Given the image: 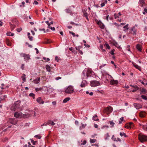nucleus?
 <instances>
[{
  "mask_svg": "<svg viewBox=\"0 0 147 147\" xmlns=\"http://www.w3.org/2000/svg\"><path fill=\"white\" fill-rule=\"evenodd\" d=\"M138 139L141 142H147V136L142 134H140L138 135Z\"/></svg>",
  "mask_w": 147,
  "mask_h": 147,
  "instance_id": "1",
  "label": "nucleus"
},
{
  "mask_svg": "<svg viewBox=\"0 0 147 147\" xmlns=\"http://www.w3.org/2000/svg\"><path fill=\"white\" fill-rule=\"evenodd\" d=\"M74 91L73 87L71 86H69L65 89V92L67 94H71L74 92Z\"/></svg>",
  "mask_w": 147,
  "mask_h": 147,
  "instance_id": "2",
  "label": "nucleus"
},
{
  "mask_svg": "<svg viewBox=\"0 0 147 147\" xmlns=\"http://www.w3.org/2000/svg\"><path fill=\"white\" fill-rule=\"evenodd\" d=\"M113 108L111 106H109L105 108L103 112L105 113H106L107 114L110 113L113 111Z\"/></svg>",
  "mask_w": 147,
  "mask_h": 147,
  "instance_id": "3",
  "label": "nucleus"
},
{
  "mask_svg": "<svg viewBox=\"0 0 147 147\" xmlns=\"http://www.w3.org/2000/svg\"><path fill=\"white\" fill-rule=\"evenodd\" d=\"M100 84V82L96 80L92 81L90 82V85L91 86L96 87L99 86Z\"/></svg>",
  "mask_w": 147,
  "mask_h": 147,
  "instance_id": "4",
  "label": "nucleus"
},
{
  "mask_svg": "<svg viewBox=\"0 0 147 147\" xmlns=\"http://www.w3.org/2000/svg\"><path fill=\"white\" fill-rule=\"evenodd\" d=\"M32 19V16H29L28 17L27 16L25 18V20L28 22H29L30 23L31 25H33L34 24V23L32 22H30V20Z\"/></svg>",
  "mask_w": 147,
  "mask_h": 147,
  "instance_id": "5",
  "label": "nucleus"
},
{
  "mask_svg": "<svg viewBox=\"0 0 147 147\" xmlns=\"http://www.w3.org/2000/svg\"><path fill=\"white\" fill-rule=\"evenodd\" d=\"M21 55L24 57L25 60H28L30 59V55L29 54H27L25 53H21Z\"/></svg>",
  "mask_w": 147,
  "mask_h": 147,
  "instance_id": "6",
  "label": "nucleus"
},
{
  "mask_svg": "<svg viewBox=\"0 0 147 147\" xmlns=\"http://www.w3.org/2000/svg\"><path fill=\"white\" fill-rule=\"evenodd\" d=\"M8 122L13 125H16L17 124V121L15 119L10 118L9 119Z\"/></svg>",
  "mask_w": 147,
  "mask_h": 147,
  "instance_id": "7",
  "label": "nucleus"
},
{
  "mask_svg": "<svg viewBox=\"0 0 147 147\" xmlns=\"http://www.w3.org/2000/svg\"><path fill=\"white\" fill-rule=\"evenodd\" d=\"M119 82L117 80H111L110 82V84L111 85H117L118 84Z\"/></svg>",
  "mask_w": 147,
  "mask_h": 147,
  "instance_id": "8",
  "label": "nucleus"
},
{
  "mask_svg": "<svg viewBox=\"0 0 147 147\" xmlns=\"http://www.w3.org/2000/svg\"><path fill=\"white\" fill-rule=\"evenodd\" d=\"M22 114L21 113H18L16 112L14 114V116L17 118H21L22 117Z\"/></svg>",
  "mask_w": 147,
  "mask_h": 147,
  "instance_id": "9",
  "label": "nucleus"
},
{
  "mask_svg": "<svg viewBox=\"0 0 147 147\" xmlns=\"http://www.w3.org/2000/svg\"><path fill=\"white\" fill-rule=\"evenodd\" d=\"M46 23L47 24L48 27L47 28H49L51 30L53 31L55 30V28L54 27H50V26H51V24L49 23V21H47L46 22Z\"/></svg>",
  "mask_w": 147,
  "mask_h": 147,
  "instance_id": "10",
  "label": "nucleus"
},
{
  "mask_svg": "<svg viewBox=\"0 0 147 147\" xmlns=\"http://www.w3.org/2000/svg\"><path fill=\"white\" fill-rule=\"evenodd\" d=\"M20 106L19 104H17L16 102H15L13 105V106L11 108V109L14 111H15L16 109L18 107Z\"/></svg>",
  "mask_w": 147,
  "mask_h": 147,
  "instance_id": "11",
  "label": "nucleus"
},
{
  "mask_svg": "<svg viewBox=\"0 0 147 147\" xmlns=\"http://www.w3.org/2000/svg\"><path fill=\"white\" fill-rule=\"evenodd\" d=\"M134 106L137 109H139L142 108V106L139 104L135 103L134 104Z\"/></svg>",
  "mask_w": 147,
  "mask_h": 147,
  "instance_id": "12",
  "label": "nucleus"
},
{
  "mask_svg": "<svg viewBox=\"0 0 147 147\" xmlns=\"http://www.w3.org/2000/svg\"><path fill=\"white\" fill-rule=\"evenodd\" d=\"M130 30L131 31L133 32L132 33L133 35H135L136 34V30L135 28V27L131 28L130 29Z\"/></svg>",
  "mask_w": 147,
  "mask_h": 147,
  "instance_id": "13",
  "label": "nucleus"
},
{
  "mask_svg": "<svg viewBox=\"0 0 147 147\" xmlns=\"http://www.w3.org/2000/svg\"><path fill=\"white\" fill-rule=\"evenodd\" d=\"M97 24L99 25L100 28L101 29H104L105 27V26L100 21H98L97 22Z\"/></svg>",
  "mask_w": 147,
  "mask_h": 147,
  "instance_id": "14",
  "label": "nucleus"
},
{
  "mask_svg": "<svg viewBox=\"0 0 147 147\" xmlns=\"http://www.w3.org/2000/svg\"><path fill=\"white\" fill-rule=\"evenodd\" d=\"M37 102L40 104H43L44 103V101L42 100L41 97L38 98L36 100Z\"/></svg>",
  "mask_w": 147,
  "mask_h": 147,
  "instance_id": "15",
  "label": "nucleus"
},
{
  "mask_svg": "<svg viewBox=\"0 0 147 147\" xmlns=\"http://www.w3.org/2000/svg\"><path fill=\"white\" fill-rule=\"evenodd\" d=\"M130 86L132 87H134V89L132 90V92H135L139 90L138 87L136 85L132 86L131 85Z\"/></svg>",
  "mask_w": 147,
  "mask_h": 147,
  "instance_id": "16",
  "label": "nucleus"
},
{
  "mask_svg": "<svg viewBox=\"0 0 147 147\" xmlns=\"http://www.w3.org/2000/svg\"><path fill=\"white\" fill-rule=\"evenodd\" d=\"M136 48L140 52L142 51V46L140 44H137L136 45Z\"/></svg>",
  "mask_w": 147,
  "mask_h": 147,
  "instance_id": "17",
  "label": "nucleus"
},
{
  "mask_svg": "<svg viewBox=\"0 0 147 147\" xmlns=\"http://www.w3.org/2000/svg\"><path fill=\"white\" fill-rule=\"evenodd\" d=\"M145 112L144 111H141L140 113V116L141 117H144L145 115Z\"/></svg>",
  "mask_w": 147,
  "mask_h": 147,
  "instance_id": "18",
  "label": "nucleus"
},
{
  "mask_svg": "<svg viewBox=\"0 0 147 147\" xmlns=\"http://www.w3.org/2000/svg\"><path fill=\"white\" fill-rule=\"evenodd\" d=\"M92 73H93V71H92L90 70H88L86 73V75L87 77H88L89 76H91V75H90V74L92 75Z\"/></svg>",
  "mask_w": 147,
  "mask_h": 147,
  "instance_id": "19",
  "label": "nucleus"
},
{
  "mask_svg": "<svg viewBox=\"0 0 147 147\" xmlns=\"http://www.w3.org/2000/svg\"><path fill=\"white\" fill-rule=\"evenodd\" d=\"M40 81V78H36L33 80V82L36 84L38 83Z\"/></svg>",
  "mask_w": 147,
  "mask_h": 147,
  "instance_id": "20",
  "label": "nucleus"
},
{
  "mask_svg": "<svg viewBox=\"0 0 147 147\" xmlns=\"http://www.w3.org/2000/svg\"><path fill=\"white\" fill-rule=\"evenodd\" d=\"M132 64H133L134 66L135 67V68L136 69H138L140 71H141V68L138 65L136 64L135 63H134V62L132 63Z\"/></svg>",
  "mask_w": 147,
  "mask_h": 147,
  "instance_id": "21",
  "label": "nucleus"
},
{
  "mask_svg": "<svg viewBox=\"0 0 147 147\" xmlns=\"http://www.w3.org/2000/svg\"><path fill=\"white\" fill-rule=\"evenodd\" d=\"M93 120L95 121H98L99 119L97 118V116L96 115H95L93 117Z\"/></svg>",
  "mask_w": 147,
  "mask_h": 147,
  "instance_id": "22",
  "label": "nucleus"
},
{
  "mask_svg": "<svg viewBox=\"0 0 147 147\" xmlns=\"http://www.w3.org/2000/svg\"><path fill=\"white\" fill-rule=\"evenodd\" d=\"M86 85V82L85 81H83L80 85V86L82 87H85Z\"/></svg>",
  "mask_w": 147,
  "mask_h": 147,
  "instance_id": "23",
  "label": "nucleus"
},
{
  "mask_svg": "<svg viewBox=\"0 0 147 147\" xmlns=\"http://www.w3.org/2000/svg\"><path fill=\"white\" fill-rule=\"evenodd\" d=\"M70 98L69 97H67L65 98L63 101V102L64 103H65L67 102L68 101L70 100Z\"/></svg>",
  "mask_w": 147,
  "mask_h": 147,
  "instance_id": "24",
  "label": "nucleus"
},
{
  "mask_svg": "<svg viewBox=\"0 0 147 147\" xmlns=\"http://www.w3.org/2000/svg\"><path fill=\"white\" fill-rule=\"evenodd\" d=\"M46 68L48 71L50 72L51 71V67L49 65H46Z\"/></svg>",
  "mask_w": 147,
  "mask_h": 147,
  "instance_id": "25",
  "label": "nucleus"
},
{
  "mask_svg": "<svg viewBox=\"0 0 147 147\" xmlns=\"http://www.w3.org/2000/svg\"><path fill=\"white\" fill-rule=\"evenodd\" d=\"M6 43L7 45L9 46H10L11 45V43L10 42L9 40L8 39H6Z\"/></svg>",
  "mask_w": 147,
  "mask_h": 147,
  "instance_id": "26",
  "label": "nucleus"
},
{
  "mask_svg": "<svg viewBox=\"0 0 147 147\" xmlns=\"http://www.w3.org/2000/svg\"><path fill=\"white\" fill-rule=\"evenodd\" d=\"M123 28H125V29L124 30V31L125 32H126L129 29L128 24H127L125 26H124Z\"/></svg>",
  "mask_w": 147,
  "mask_h": 147,
  "instance_id": "27",
  "label": "nucleus"
},
{
  "mask_svg": "<svg viewBox=\"0 0 147 147\" xmlns=\"http://www.w3.org/2000/svg\"><path fill=\"white\" fill-rule=\"evenodd\" d=\"M120 135L121 136H124L125 137H127V136L126 134L124 133H122L120 132Z\"/></svg>",
  "mask_w": 147,
  "mask_h": 147,
  "instance_id": "28",
  "label": "nucleus"
},
{
  "mask_svg": "<svg viewBox=\"0 0 147 147\" xmlns=\"http://www.w3.org/2000/svg\"><path fill=\"white\" fill-rule=\"evenodd\" d=\"M21 77L23 82H25L26 81V75L25 74H24L23 76H22Z\"/></svg>",
  "mask_w": 147,
  "mask_h": 147,
  "instance_id": "29",
  "label": "nucleus"
},
{
  "mask_svg": "<svg viewBox=\"0 0 147 147\" xmlns=\"http://www.w3.org/2000/svg\"><path fill=\"white\" fill-rule=\"evenodd\" d=\"M84 16L86 17V18L88 20H89V19H88V13L86 11H85V12L84 13Z\"/></svg>",
  "mask_w": 147,
  "mask_h": 147,
  "instance_id": "30",
  "label": "nucleus"
},
{
  "mask_svg": "<svg viewBox=\"0 0 147 147\" xmlns=\"http://www.w3.org/2000/svg\"><path fill=\"white\" fill-rule=\"evenodd\" d=\"M125 127L127 129H129V128H131V127H132L131 126L129 125L128 124H126L125 126Z\"/></svg>",
  "mask_w": 147,
  "mask_h": 147,
  "instance_id": "31",
  "label": "nucleus"
},
{
  "mask_svg": "<svg viewBox=\"0 0 147 147\" xmlns=\"http://www.w3.org/2000/svg\"><path fill=\"white\" fill-rule=\"evenodd\" d=\"M14 34L11 33V32H8L7 33V35L8 36H13L14 35Z\"/></svg>",
  "mask_w": 147,
  "mask_h": 147,
  "instance_id": "32",
  "label": "nucleus"
},
{
  "mask_svg": "<svg viewBox=\"0 0 147 147\" xmlns=\"http://www.w3.org/2000/svg\"><path fill=\"white\" fill-rule=\"evenodd\" d=\"M112 139L114 141L117 142V139L115 137V136L113 135L112 137Z\"/></svg>",
  "mask_w": 147,
  "mask_h": 147,
  "instance_id": "33",
  "label": "nucleus"
},
{
  "mask_svg": "<svg viewBox=\"0 0 147 147\" xmlns=\"http://www.w3.org/2000/svg\"><path fill=\"white\" fill-rule=\"evenodd\" d=\"M114 45L117 48L121 49V48L120 47L119 45L118 44L117 42L115 43Z\"/></svg>",
  "mask_w": 147,
  "mask_h": 147,
  "instance_id": "34",
  "label": "nucleus"
},
{
  "mask_svg": "<svg viewBox=\"0 0 147 147\" xmlns=\"http://www.w3.org/2000/svg\"><path fill=\"white\" fill-rule=\"evenodd\" d=\"M104 46H105L106 49H110V47L108 44H105L104 45Z\"/></svg>",
  "mask_w": 147,
  "mask_h": 147,
  "instance_id": "35",
  "label": "nucleus"
},
{
  "mask_svg": "<svg viewBox=\"0 0 147 147\" xmlns=\"http://www.w3.org/2000/svg\"><path fill=\"white\" fill-rule=\"evenodd\" d=\"M96 141V140L95 139H91L90 140V142L91 143H94Z\"/></svg>",
  "mask_w": 147,
  "mask_h": 147,
  "instance_id": "36",
  "label": "nucleus"
},
{
  "mask_svg": "<svg viewBox=\"0 0 147 147\" xmlns=\"http://www.w3.org/2000/svg\"><path fill=\"white\" fill-rule=\"evenodd\" d=\"M42 88L40 87V88H36L35 89V90L36 92H38L39 91H40L41 90Z\"/></svg>",
  "mask_w": 147,
  "mask_h": 147,
  "instance_id": "37",
  "label": "nucleus"
},
{
  "mask_svg": "<svg viewBox=\"0 0 147 147\" xmlns=\"http://www.w3.org/2000/svg\"><path fill=\"white\" fill-rule=\"evenodd\" d=\"M109 122L110 124L111 125V127H113L114 126L115 123L112 121H109Z\"/></svg>",
  "mask_w": 147,
  "mask_h": 147,
  "instance_id": "38",
  "label": "nucleus"
},
{
  "mask_svg": "<svg viewBox=\"0 0 147 147\" xmlns=\"http://www.w3.org/2000/svg\"><path fill=\"white\" fill-rule=\"evenodd\" d=\"M141 97L144 100H146L147 99V98L145 96L142 95L141 96Z\"/></svg>",
  "mask_w": 147,
  "mask_h": 147,
  "instance_id": "39",
  "label": "nucleus"
},
{
  "mask_svg": "<svg viewBox=\"0 0 147 147\" xmlns=\"http://www.w3.org/2000/svg\"><path fill=\"white\" fill-rule=\"evenodd\" d=\"M65 12L66 13H71V11L70 9H66Z\"/></svg>",
  "mask_w": 147,
  "mask_h": 147,
  "instance_id": "40",
  "label": "nucleus"
},
{
  "mask_svg": "<svg viewBox=\"0 0 147 147\" xmlns=\"http://www.w3.org/2000/svg\"><path fill=\"white\" fill-rule=\"evenodd\" d=\"M86 93L87 94H89L90 96H92L93 94V92H91L89 93V92L88 91H86Z\"/></svg>",
  "mask_w": 147,
  "mask_h": 147,
  "instance_id": "41",
  "label": "nucleus"
},
{
  "mask_svg": "<svg viewBox=\"0 0 147 147\" xmlns=\"http://www.w3.org/2000/svg\"><path fill=\"white\" fill-rule=\"evenodd\" d=\"M147 13V8H145L144 10V11L143 12V13L144 14H145L146 13Z\"/></svg>",
  "mask_w": 147,
  "mask_h": 147,
  "instance_id": "42",
  "label": "nucleus"
},
{
  "mask_svg": "<svg viewBox=\"0 0 147 147\" xmlns=\"http://www.w3.org/2000/svg\"><path fill=\"white\" fill-rule=\"evenodd\" d=\"M141 92L144 94H145L146 92V90L144 88H143Z\"/></svg>",
  "mask_w": 147,
  "mask_h": 147,
  "instance_id": "43",
  "label": "nucleus"
},
{
  "mask_svg": "<svg viewBox=\"0 0 147 147\" xmlns=\"http://www.w3.org/2000/svg\"><path fill=\"white\" fill-rule=\"evenodd\" d=\"M139 2L140 4H144L145 3L144 0H140Z\"/></svg>",
  "mask_w": 147,
  "mask_h": 147,
  "instance_id": "44",
  "label": "nucleus"
},
{
  "mask_svg": "<svg viewBox=\"0 0 147 147\" xmlns=\"http://www.w3.org/2000/svg\"><path fill=\"white\" fill-rule=\"evenodd\" d=\"M29 96H32V97H33V98H34V97H35V95L33 93H30V94H29Z\"/></svg>",
  "mask_w": 147,
  "mask_h": 147,
  "instance_id": "45",
  "label": "nucleus"
},
{
  "mask_svg": "<svg viewBox=\"0 0 147 147\" xmlns=\"http://www.w3.org/2000/svg\"><path fill=\"white\" fill-rule=\"evenodd\" d=\"M34 137L39 139H40L41 138V136L39 135H36Z\"/></svg>",
  "mask_w": 147,
  "mask_h": 147,
  "instance_id": "46",
  "label": "nucleus"
},
{
  "mask_svg": "<svg viewBox=\"0 0 147 147\" xmlns=\"http://www.w3.org/2000/svg\"><path fill=\"white\" fill-rule=\"evenodd\" d=\"M21 68L22 70L24 69V64H22Z\"/></svg>",
  "mask_w": 147,
  "mask_h": 147,
  "instance_id": "47",
  "label": "nucleus"
},
{
  "mask_svg": "<svg viewBox=\"0 0 147 147\" xmlns=\"http://www.w3.org/2000/svg\"><path fill=\"white\" fill-rule=\"evenodd\" d=\"M49 123L51 124L52 125H53L55 124V123L51 121H49Z\"/></svg>",
  "mask_w": 147,
  "mask_h": 147,
  "instance_id": "48",
  "label": "nucleus"
},
{
  "mask_svg": "<svg viewBox=\"0 0 147 147\" xmlns=\"http://www.w3.org/2000/svg\"><path fill=\"white\" fill-rule=\"evenodd\" d=\"M76 49L77 50H78L79 51V53L81 54L82 55L83 54L82 52V51L80 50L79 49H78L77 48H76Z\"/></svg>",
  "mask_w": 147,
  "mask_h": 147,
  "instance_id": "49",
  "label": "nucleus"
},
{
  "mask_svg": "<svg viewBox=\"0 0 147 147\" xmlns=\"http://www.w3.org/2000/svg\"><path fill=\"white\" fill-rule=\"evenodd\" d=\"M86 141L85 140H84L83 142L81 144L82 145H84L86 143Z\"/></svg>",
  "mask_w": 147,
  "mask_h": 147,
  "instance_id": "50",
  "label": "nucleus"
},
{
  "mask_svg": "<svg viewBox=\"0 0 147 147\" xmlns=\"http://www.w3.org/2000/svg\"><path fill=\"white\" fill-rule=\"evenodd\" d=\"M69 32L70 34H71L73 36H75V33L73 32L69 31Z\"/></svg>",
  "mask_w": 147,
  "mask_h": 147,
  "instance_id": "51",
  "label": "nucleus"
},
{
  "mask_svg": "<svg viewBox=\"0 0 147 147\" xmlns=\"http://www.w3.org/2000/svg\"><path fill=\"white\" fill-rule=\"evenodd\" d=\"M22 28H18L17 29V31L18 32H20L22 30Z\"/></svg>",
  "mask_w": 147,
  "mask_h": 147,
  "instance_id": "52",
  "label": "nucleus"
},
{
  "mask_svg": "<svg viewBox=\"0 0 147 147\" xmlns=\"http://www.w3.org/2000/svg\"><path fill=\"white\" fill-rule=\"evenodd\" d=\"M55 60L57 61V62L59 61V59L57 56H56L55 57Z\"/></svg>",
  "mask_w": 147,
  "mask_h": 147,
  "instance_id": "53",
  "label": "nucleus"
},
{
  "mask_svg": "<svg viewBox=\"0 0 147 147\" xmlns=\"http://www.w3.org/2000/svg\"><path fill=\"white\" fill-rule=\"evenodd\" d=\"M61 79V78L60 77H57L56 78H55V79L57 80H58L59 79Z\"/></svg>",
  "mask_w": 147,
  "mask_h": 147,
  "instance_id": "54",
  "label": "nucleus"
},
{
  "mask_svg": "<svg viewBox=\"0 0 147 147\" xmlns=\"http://www.w3.org/2000/svg\"><path fill=\"white\" fill-rule=\"evenodd\" d=\"M86 125L82 124V127H80V129H81V128H84L85 127V126Z\"/></svg>",
  "mask_w": 147,
  "mask_h": 147,
  "instance_id": "55",
  "label": "nucleus"
},
{
  "mask_svg": "<svg viewBox=\"0 0 147 147\" xmlns=\"http://www.w3.org/2000/svg\"><path fill=\"white\" fill-rule=\"evenodd\" d=\"M28 38H29V39L30 40L32 41L33 40V37L32 36H28Z\"/></svg>",
  "mask_w": 147,
  "mask_h": 147,
  "instance_id": "56",
  "label": "nucleus"
},
{
  "mask_svg": "<svg viewBox=\"0 0 147 147\" xmlns=\"http://www.w3.org/2000/svg\"><path fill=\"white\" fill-rule=\"evenodd\" d=\"M114 16L115 17V19H116L117 18V15L116 13H114Z\"/></svg>",
  "mask_w": 147,
  "mask_h": 147,
  "instance_id": "57",
  "label": "nucleus"
},
{
  "mask_svg": "<svg viewBox=\"0 0 147 147\" xmlns=\"http://www.w3.org/2000/svg\"><path fill=\"white\" fill-rule=\"evenodd\" d=\"M84 45L86 47H90V46L88 45H86V44H84Z\"/></svg>",
  "mask_w": 147,
  "mask_h": 147,
  "instance_id": "58",
  "label": "nucleus"
},
{
  "mask_svg": "<svg viewBox=\"0 0 147 147\" xmlns=\"http://www.w3.org/2000/svg\"><path fill=\"white\" fill-rule=\"evenodd\" d=\"M34 4L36 5H37L38 4V3L36 1H34Z\"/></svg>",
  "mask_w": 147,
  "mask_h": 147,
  "instance_id": "59",
  "label": "nucleus"
},
{
  "mask_svg": "<svg viewBox=\"0 0 147 147\" xmlns=\"http://www.w3.org/2000/svg\"><path fill=\"white\" fill-rule=\"evenodd\" d=\"M35 50H36V54H38V53H39V51H38V50L37 49V48H35Z\"/></svg>",
  "mask_w": 147,
  "mask_h": 147,
  "instance_id": "60",
  "label": "nucleus"
},
{
  "mask_svg": "<svg viewBox=\"0 0 147 147\" xmlns=\"http://www.w3.org/2000/svg\"><path fill=\"white\" fill-rule=\"evenodd\" d=\"M114 50H113L111 52V54L112 55H113L114 54Z\"/></svg>",
  "mask_w": 147,
  "mask_h": 147,
  "instance_id": "61",
  "label": "nucleus"
},
{
  "mask_svg": "<svg viewBox=\"0 0 147 147\" xmlns=\"http://www.w3.org/2000/svg\"><path fill=\"white\" fill-rule=\"evenodd\" d=\"M121 15V14L120 12H119L118 13V16H117V18H119L120 16Z\"/></svg>",
  "mask_w": 147,
  "mask_h": 147,
  "instance_id": "62",
  "label": "nucleus"
},
{
  "mask_svg": "<svg viewBox=\"0 0 147 147\" xmlns=\"http://www.w3.org/2000/svg\"><path fill=\"white\" fill-rule=\"evenodd\" d=\"M94 127H95L96 128H97L98 127V125L96 124H94Z\"/></svg>",
  "mask_w": 147,
  "mask_h": 147,
  "instance_id": "63",
  "label": "nucleus"
},
{
  "mask_svg": "<svg viewBox=\"0 0 147 147\" xmlns=\"http://www.w3.org/2000/svg\"><path fill=\"white\" fill-rule=\"evenodd\" d=\"M117 141H119L120 142H121V139L119 138H117Z\"/></svg>",
  "mask_w": 147,
  "mask_h": 147,
  "instance_id": "64",
  "label": "nucleus"
}]
</instances>
